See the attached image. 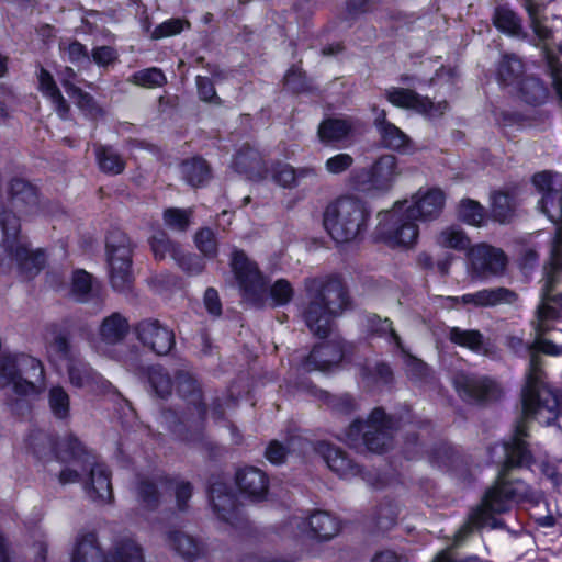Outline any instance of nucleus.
I'll list each match as a JSON object with an SVG mask.
<instances>
[{"label":"nucleus","instance_id":"nucleus-1","mask_svg":"<svg viewBox=\"0 0 562 562\" xmlns=\"http://www.w3.org/2000/svg\"><path fill=\"white\" fill-rule=\"evenodd\" d=\"M557 315V311L550 305L548 294H546L537 311L533 352H543L550 356L562 355V347L542 337L549 329V322L554 319ZM521 401L522 420L517 424L516 434L512 441L505 445L506 460L504 469L499 472L496 483L486 492L482 504L470 514L468 521L457 533V541L463 539L473 529L492 524L495 514L508 510L513 504L535 499L531 488L525 482L512 479L508 470L531 464L532 458L524 440L527 435L526 424L536 419L541 425H549L562 414V395L546 385L540 360L536 353H532L531 357Z\"/></svg>","mask_w":562,"mask_h":562},{"label":"nucleus","instance_id":"nucleus-2","mask_svg":"<svg viewBox=\"0 0 562 562\" xmlns=\"http://www.w3.org/2000/svg\"><path fill=\"white\" fill-rule=\"evenodd\" d=\"M446 193L438 187L424 186L408 198L396 201L379 214L376 236L393 248L411 249L419 237V222H431L440 216L446 205Z\"/></svg>","mask_w":562,"mask_h":562},{"label":"nucleus","instance_id":"nucleus-3","mask_svg":"<svg viewBox=\"0 0 562 562\" xmlns=\"http://www.w3.org/2000/svg\"><path fill=\"white\" fill-rule=\"evenodd\" d=\"M532 183L541 195L538 202L539 209L558 225L550 262L546 268L544 288L549 290L555 282V273L562 271V176L541 171L532 177Z\"/></svg>","mask_w":562,"mask_h":562},{"label":"nucleus","instance_id":"nucleus-4","mask_svg":"<svg viewBox=\"0 0 562 562\" xmlns=\"http://www.w3.org/2000/svg\"><path fill=\"white\" fill-rule=\"evenodd\" d=\"M45 259L42 249L31 247L15 213L9 210L0 212V263H16L31 274L44 266Z\"/></svg>","mask_w":562,"mask_h":562},{"label":"nucleus","instance_id":"nucleus-5","mask_svg":"<svg viewBox=\"0 0 562 562\" xmlns=\"http://www.w3.org/2000/svg\"><path fill=\"white\" fill-rule=\"evenodd\" d=\"M46 386L41 360L29 355L7 356L0 360V387H10L21 396L36 397Z\"/></svg>","mask_w":562,"mask_h":562},{"label":"nucleus","instance_id":"nucleus-6","mask_svg":"<svg viewBox=\"0 0 562 562\" xmlns=\"http://www.w3.org/2000/svg\"><path fill=\"white\" fill-rule=\"evenodd\" d=\"M367 218V211L359 200L341 196L326 206L323 223L334 240L350 243L364 232Z\"/></svg>","mask_w":562,"mask_h":562},{"label":"nucleus","instance_id":"nucleus-7","mask_svg":"<svg viewBox=\"0 0 562 562\" xmlns=\"http://www.w3.org/2000/svg\"><path fill=\"white\" fill-rule=\"evenodd\" d=\"M347 304L342 284L330 279L318 288V293L306 312V324L318 336H326L331 326V318L340 313Z\"/></svg>","mask_w":562,"mask_h":562},{"label":"nucleus","instance_id":"nucleus-8","mask_svg":"<svg viewBox=\"0 0 562 562\" xmlns=\"http://www.w3.org/2000/svg\"><path fill=\"white\" fill-rule=\"evenodd\" d=\"M46 356L49 363L61 372L68 371L70 382L75 386L88 385L91 375L88 369L76 360L75 352L66 336L57 329H50L45 334Z\"/></svg>","mask_w":562,"mask_h":562},{"label":"nucleus","instance_id":"nucleus-9","mask_svg":"<svg viewBox=\"0 0 562 562\" xmlns=\"http://www.w3.org/2000/svg\"><path fill=\"white\" fill-rule=\"evenodd\" d=\"M392 440V424L381 409H374L366 424L355 423L350 426L346 441L358 448L363 445L374 452H382Z\"/></svg>","mask_w":562,"mask_h":562},{"label":"nucleus","instance_id":"nucleus-10","mask_svg":"<svg viewBox=\"0 0 562 562\" xmlns=\"http://www.w3.org/2000/svg\"><path fill=\"white\" fill-rule=\"evenodd\" d=\"M108 258L111 269V282L114 289L124 291L132 279L131 246L124 235L112 237L108 243Z\"/></svg>","mask_w":562,"mask_h":562},{"label":"nucleus","instance_id":"nucleus-11","mask_svg":"<svg viewBox=\"0 0 562 562\" xmlns=\"http://www.w3.org/2000/svg\"><path fill=\"white\" fill-rule=\"evenodd\" d=\"M232 269L246 299L260 303L265 293V280L257 266L244 252L235 251Z\"/></svg>","mask_w":562,"mask_h":562},{"label":"nucleus","instance_id":"nucleus-12","mask_svg":"<svg viewBox=\"0 0 562 562\" xmlns=\"http://www.w3.org/2000/svg\"><path fill=\"white\" fill-rule=\"evenodd\" d=\"M12 207L26 218L47 215V205L40 196L37 189L23 179L10 182Z\"/></svg>","mask_w":562,"mask_h":562},{"label":"nucleus","instance_id":"nucleus-13","mask_svg":"<svg viewBox=\"0 0 562 562\" xmlns=\"http://www.w3.org/2000/svg\"><path fill=\"white\" fill-rule=\"evenodd\" d=\"M387 100L395 106L412 109L430 119L441 116L448 109L446 101L432 102L419 97L415 92L402 88H392L386 91Z\"/></svg>","mask_w":562,"mask_h":562},{"label":"nucleus","instance_id":"nucleus-14","mask_svg":"<svg viewBox=\"0 0 562 562\" xmlns=\"http://www.w3.org/2000/svg\"><path fill=\"white\" fill-rule=\"evenodd\" d=\"M469 259L473 272L481 278L501 274L507 263L501 249L484 244L471 248Z\"/></svg>","mask_w":562,"mask_h":562},{"label":"nucleus","instance_id":"nucleus-15","mask_svg":"<svg viewBox=\"0 0 562 562\" xmlns=\"http://www.w3.org/2000/svg\"><path fill=\"white\" fill-rule=\"evenodd\" d=\"M401 175L397 158L386 154L372 165L369 178L362 183L363 190H389Z\"/></svg>","mask_w":562,"mask_h":562},{"label":"nucleus","instance_id":"nucleus-16","mask_svg":"<svg viewBox=\"0 0 562 562\" xmlns=\"http://www.w3.org/2000/svg\"><path fill=\"white\" fill-rule=\"evenodd\" d=\"M139 340L158 355L168 353L175 345L172 330L157 321H144L137 327Z\"/></svg>","mask_w":562,"mask_h":562},{"label":"nucleus","instance_id":"nucleus-17","mask_svg":"<svg viewBox=\"0 0 562 562\" xmlns=\"http://www.w3.org/2000/svg\"><path fill=\"white\" fill-rule=\"evenodd\" d=\"M454 305H472L475 307H490L499 304H510L516 300V294L505 288L483 289L475 293H468L462 296L447 299Z\"/></svg>","mask_w":562,"mask_h":562},{"label":"nucleus","instance_id":"nucleus-18","mask_svg":"<svg viewBox=\"0 0 562 562\" xmlns=\"http://www.w3.org/2000/svg\"><path fill=\"white\" fill-rule=\"evenodd\" d=\"M454 384L460 395L475 400H494L501 394L498 384L491 379L474 380L469 376H460Z\"/></svg>","mask_w":562,"mask_h":562},{"label":"nucleus","instance_id":"nucleus-19","mask_svg":"<svg viewBox=\"0 0 562 562\" xmlns=\"http://www.w3.org/2000/svg\"><path fill=\"white\" fill-rule=\"evenodd\" d=\"M374 121L378 126L381 140L386 148L403 154L409 151V137L397 126L385 121V113L383 110L376 113Z\"/></svg>","mask_w":562,"mask_h":562},{"label":"nucleus","instance_id":"nucleus-20","mask_svg":"<svg viewBox=\"0 0 562 562\" xmlns=\"http://www.w3.org/2000/svg\"><path fill=\"white\" fill-rule=\"evenodd\" d=\"M318 452L322 454L328 468L344 479H350L360 473L359 468L353 464L345 453L327 442L318 446Z\"/></svg>","mask_w":562,"mask_h":562},{"label":"nucleus","instance_id":"nucleus-21","mask_svg":"<svg viewBox=\"0 0 562 562\" xmlns=\"http://www.w3.org/2000/svg\"><path fill=\"white\" fill-rule=\"evenodd\" d=\"M83 486L91 498L101 502H108L112 496L110 476L106 469L101 464H95L90 469L88 476L83 481Z\"/></svg>","mask_w":562,"mask_h":562},{"label":"nucleus","instance_id":"nucleus-22","mask_svg":"<svg viewBox=\"0 0 562 562\" xmlns=\"http://www.w3.org/2000/svg\"><path fill=\"white\" fill-rule=\"evenodd\" d=\"M237 483L243 493L255 499H261L268 491V481L263 472L246 468L237 473Z\"/></svg>","mask_w":562,"mask_h":562},{"label":"nucleus","instance_id":"nucleus-23","mask_svg":"<svg viewBox=\"0 0 562 562\" xmlns=\"http://www.w3.org/2000/svg\"><path fill=\"white\" fill-rule=\"evenodd\" d=\"M342 358L340 348L333 342L316 346L305 362L306 370H327Z\"/></svg>","mask_w":562,"mask_h":562},{"label":"nucleus","instance_id":"nucleus-24","mask_svg":"<svg viewBox=\"0 0 562 562\" xmlns=\"http://www.w3.org/2000/svg\"><path fill=\"white\" fill-rule=\"evenodd\" d=\"M37 89L46 98L56 112L61 116L68 113V105L63 98L53 76L44 68H40L36 72Z\"/></svg>","mask_w":562,"mask_h":562},{"label":"nucleus","instance_id":"nucleus-25","mask_svg":"<svg viewBox=\"0 0 562 562\" xmlns=\"http://www.w3.org/2000/svg\"><path fill=\"white\" fill-rule=\"evenodd\" d=\"M313 537L329 540L340 530L339 521L326 512H316L306 521Z\"/></svg>","mask_w":562,"mask_h":562},{"label":"nucleus","instance_id":"nucleus-26","mask_svg":"<svg viewBox=\"0 0 562 562\" xmlns=\"http://www.w3.org/2000/svg\"><path fill=\"white\" fill-rule=\"evenodd\" d=\"M355 125L347 119H328L318 128V136L322 142L340 140L346 137Z\"/></svg>","mask_w":562,"mask_h":562},{"label":"nucleus","instance_id":"nucleus-27","mask_svg":"<svg viewBox=\"0 0 562 562\" xmlns=\"http://www.w3.org/2000/svg\"><path fill=\"white\" fill-rule=\"evenodd\" d=\"M127 333V323L119 314L106 317L100 327V337L104 342L114 344L120 341Z\"/></svg>","mask_w":562,"mask_h":562},{"label":"nucleus","instance_id":"nucleus-28","mask_svg":"<svg viewBox=\"0 0 562 562\" xmlns=\"http://www.w3.org/2000/svg\"><path fill=\"white\" fill-rule=\"evenodd\" d=\"M518 202L516 192H496L492 198V212L499 222H506Z\"/></svg>","mask_w":562,"mask_h":562},{"label":"nucleus","instance_id":"nucleus-29","mask_svg":"<svg viewBox=\"0 0 562 562\" xmlns=\"http://www.w3.org/2000/svg\"><path fill=\"white\" fill-rule=\"evenodd\" d=\"M233 164L236 171L245 173L249 178H255L261 161L259 154L255 149L245 147L237 153Z\"/></svg>","mask_w":562,"mask_h":562},{"label":"nucleus","instance_id":"nucleus-30","mask_svg":"<svg viewBox=\"0 0 562 562\" xmlns=\"http://www.w3.org/2000/svg\"><path fill=\"white\" fill-rule=\"evenodd\" d=\"M48 406L56 418H68L70 415V398L68 393L61 386H53L48 392Z\"/></svg>","mask_w":562,"mask_h":562},{"label":"nucleus","instance_id":"nucleus-31","mask_svg":"<svg viewBox=\"0 0 562 562\" xmlns=\"http://www.w3.org/2000/svg\"><path fill=\"white\" fill-rule=\"evenodd\" d=\"M437 243L443 248L459 250L467 249L470 245V240L464 233L454 226H449L442 229L437 237Z\"/></svg>","mask_w":562,"mask_h":562},{"label":"nucleus","instance_id":"nucleus-32","mask_svg":"<svg viewBox=\"0 0 562 562\" xmlns=\"http://www.w3.org/2000/svg\"><path fill=\"white\" fill-rule=\"evenodd\" d=\"M182 173L189 183L200 186L209 178V167L205 160L194 158L183 164Z\"/></svg>","mask_w":562,"mask_h":562},{"label":"nucleus","instance_id":"nucleus-33","mask_svg":"<svg viewBox=\"0 0 562 562\" xmlns=\"http://www.w3.org/2000/svg\"><path fill=\"white\" fill-rule=\"evenodd\" d=\"M459 216L473 226H480L484 221L482 206L473 200H463L459 206Z\"/></svg>","mask_w":562,"mask_h":562},{"label":"nucleus","instance_id":"nucleus-34","mask_svg":"<svg viewBox=\"0 0 562 562\" xmlns=\"http://www.w3.org/2000/svg\"><path fill=\"white\" fill-rule=\"evenodd\" d=\"M75 76V72L71 68H66L65 71L61 74V82L64 87L67 90V93L70 95L71 99L76 102V104L80 109H88L91 104V98L82 92L80 89L76 88L71 82L70 79H72Z\"/></svg>","mask_w":562,"mask_h":562},{"label":"nucleus","instance_id":"nucleus-35","mask_svg":"<svg viewBox=\"0 0 562 562\" xmlns=\"http://www.w3.org/2000/svg\"><path fill=\"white\" fill-rule=\"evenodd\" d=\"M100 168L109 173H120L124 168V162L120 156L111 148H101L97 153Z\"/></svg>","mask_w":562,"mask_h":562},{"label":"nucleus","instance_id":"nucleus-36","mask_svg":"<svg viewBox=\"0 0 562 562\" xmlns=\"http://www.w3.org/2000/svg\"><path fill=\"white\" fill-rule=\"evenodd\" d=\"M522 72L521 61L514 57H505L498 68V77L502 82L510 85L517 79Z\"/></svg>","mask_w":562,"mask_h":562},{"label":"nucleus","instance_id":"nucleus-37","mask_svg":"<svg viewBox=\"0 0 562 562\" xmlns=\"http://www.w3.org/2000/svg\"><path fill=\"white\" fill-rule=\"evenodd\" d=\"M132 82L145 88H155L161 87L166 82V77L159 69L149 68L134 74Z\"/></svg>","mask_w":562,"mask_h":562},{"label":"nucleus","instance_id":"nucleus-38","mask_svg":"<svg viewBox=\"0 0 562 562\" xmlns=\"http://www.w3.org/2000/svg\"><path fill=\"white\" fill-rule=\"evenodd\" d=\"M189 24L181 19H170L154 29L149 34L153 40H160L181 33Z\"/></svg>","mask_w":562,"mask_h":562},{"label":"nucleus","instance_id":"nucleus-39","mask_svg":"<svg viewBox=\"0 0 562 562\" xmlns=\"http://www.w3.org/2000/svg\"><path fill=\"white\" fill-rule=\"evenodd\" d=\"M494 23L498 30L510 35L516 34L519 30V22L515 13L505 8L496 11Z\"/></svg>","mask_w":562,"mask_h":562},{"label":"nucleus","instance_id":"nucleus-40","mask_svg":"<svg viewBox=\"0 0 562 562\" xmlns=\"http://www.w3.org/2000/svg\"><path fill=\"white\" fill-rule=\"evenodd\" d=\"M450 338L453 342L471 350H479L482 344V337L475 330H461L459 328H453L450 331Z\"/></svg>","mask_w":562,"mask_h":562},{"label":"nucleus","instance_id":"nucleus-41","mask_svg":"<svg viewBox=\"0 0 562 562\" xmlns=\"http://www.w3.org/2000/svg\"><path fill=\"white\" fill-rule=\"evenodd\" d=\"M92 278L88 272L83 270L74 272L71 291L78 300H86L88 293L92 290Z\"/></svg>","mask_w":562,"mask_h":562},{"label":"nucleus","instance_id":"nucleus-42","mask_svg":"<svg viewBox=\"0 0 562 562\" xmlns=\"http://www.w3.org/2000/svg\"><path fill=\"white\" fill-rule=\"evenodd\" d=\"M190 215L188 210L168 209L164 212V221L167 226L182 231L189 225Z\"/></svg>","mask_w":562,"mask_h":562},{"label":"nucleus","instance_id":"nucleus-43","mask_svg":"<svg viewBox=\"0 0 562 562\" xmlns=\"http://www.w3.org/2000/svg\"><path fill=\"white\" fill-rule=\"evenodd\" d=\"M293 296V289L289 281L277 280L270 289V297L274 305L286 304Z\"/></svg>","mask_w":562,"mask_h":562},{"label":"nucleus","instance_id":"nucleus-44","mask_svg":"<svg viewBox=\"0 0 562 562\" xmlns=\"http://www.w3.org/2000/svg\"><path fill=\"white\" fill-rule=\"evenodd\" d=\"M149 381L156 393L160 396H165L171 391V381L168 374L160 368H155L150 375Z\"/></svg>","mask_w":562,"mask_h":562},{"label":"nucleus","instance_id":"nucleus-45","mask_svg":"<svg viewBox=\"0 0 562 562\" xmlns=\"http://www.w3.org/2000/svg\"><path fill=\"white\" fill-rule=\"evenodd\" d=\"M353 158L349 154H337L328 158L325 162V169L331 175H338L351 167Z\"/></svg>","mask_w":562,"mask_h":562},{"label":"nucleus","instance_id":"nucleus-46","mask_svg":"<svg viewBox=\"0 0 562 562\" xmlns=\"http://www.w3.org/2000/svg\"><path fill=\"white\" fill-rule=\"evenodd\" d=\"M151 248L156 258L164 259L168 255L176 258V249L170 245L164 233H159L151 238Z\"/></svg>","mask_w":562,"mask_h":562},{"label":"nucleus","instance_id":"nucleus-47","mask_svg":"<svg viewBox=\"0 0 562 562\" xmlns=\"http://www.w3.org/2000/svg\"><path fill=\"white\" fill-rule=\"evenodd\" d=\"M198 248L206 256H212L216 251V240L211 229H201L195 236Z\"/></svg>","mask_w":562,"mask_h":562},{"label":"nucleus","instance_id":"nucleus-48","mask_svg":"<svg viewBox=\"0 0 562 562\" xmlns=\"http://www.w3.org/2000/svg\"><path fill=\"white\" fill-rule=\"evenodd\" d=\"M272 179L281 187H291L295 183V171L289 165H278L272 171Z\"/></svg>","mask_w":562,"mask_h":562},{"label":"nucleus","instance_id":"nucleus-49","mask_svg":"<svg viewBox=\"0 0 562 562\" xmlns=\"http://www.w3.org/2000/svg\"><path fill=\"white\" fill-rule=\"evenodd\" d=\"M289 453V448L284 447L278 441H272L266 450L267 459L274 464H279L285 460Z\"/></svg>","mask_w":562,"mask_h":562},{"label":"nucleus","instance_id":"nucleus-50","mask_svg":"<svg viewBox=\"0 0 562 562\" xmlns=\"http://www.w3.org/2000/svg\"><path fill=\"white\" fill-rule=\"evenodd\" d=\"M93 60L100 66H108L116 59V52L108 46L98 47L92 54Z\"/></svg>","mask_w":562,"mask_h":562},{"label":"nucleus","instance_id":"nucleus-51","mask_svg":"<svg viewBox=\"0 0 562 562\" xmlns=\"http://www.w3.org/2000/svg\"><path fill=\"white\" fill-rule=\"evenodd\" d=\"M407 557L394 550L385 549L376 552L371 562H407Z\"/></svg>","mask_w":562,"mask_h":562},{"label":"nucleus","instance_id":"nucleus-52","mask_svg":"<svg viewBox=\"0 0 562 562\" xmlns=\"http://www.w3.org/2000/svg\"><path fill=\"white\" fill-rule=\"evenodd\" d=\"M196 85L199 95L203 101L211 102L217 98L213 83L207 78L198 77Z\"/></svg>","mask_w":562,"mask_h":562},{"label":"nucleus","instance_id":"nucleus-53","mask_svg":"<svg viewBox=\"0 0 562 562\" xmlns=\"http://www.w3.org/2000/svg\"><path fill=\"white\" fill-rule=\"evenodd\" d=\"M548 64L551 70L553 85L562 99V63L552 57H548Z\"/></svg>","mask_w":562,"mask_h":562},{"label":"nucleus","instance_id":"nucleus-54","mask_svg":"<svg viewBox=\"0 0 562 562\" xmlns=\"http://www.w3.org/2000/svg\"><path fill=\"white\" fill-rule=\"evenodd\" d=\"M204 304L207 311L213 315H218L221 312V304L217 292L213 289H209L204 294Z\"/></svg>","mask_w":562,"mask_h":562},{"label":"nucleus","instance_id":"nucleus-55","mask_svg":"<svg viewBox=\"0 0 562 562\" xmlns=\"http://www.w3.org/2000/svg\"><path fill=\"white\" fill-rule=\"evenodd\" d=\"M117 562H143L139 548L134 544L127 546L119 553Z\"/></svg>","mask_w":562,"mask_h":562},{"label":"nucleus","instance_id":"nucleus-56","mask_svg":"<svg viewBox=\"0 0 562 562\" xmlns=\"http://www.w3.org/2000/svg\"><path fill=\"white\" fill-rule=\"evenodd\" d=\"M222 490H223V486L218 485V486H213L212 491H211V498H212L214 507L217 510L224 509L226 503L227 504L233 503L232 497L229 495L222 496Z\"/></svg>","mask_w":562,"mask_h":562},{"label":"nucleus","instance_id":"nucleus-57","mask_svg":"<svg viewBox=\"0 0 562 562\" xmlns=\"http://www.w3.org/2000/svg\"><path fill=\"white\" fill-rule=\"evenodd\" d=\"M66 53L71 61H78L87 56L85 47L80 43H71Z\"/></svg>","mask_w":562,"mask_h":562},{"label":"nucleus","instance_id":"nucleus-58","mask_svg":"<svg viewBox=\"0 0 562 562\" xmlns=\"http://www.w3.org/2000/svg\"><path fill=\"white\" fill-rule=\"evenodd\" d=\"M78 468H79V464L78 463H74L71 467L65 469L60 473V481L63 483H74V482H77L78 479H79Z\"/></svg>","mask_w":562,"mask_h":562},{"label":"nucleus","instance_id":"nucleus-59","mask_svg":"<svg viewBox=\"0 0 562 562\" xmlns=\"http://www.w3.org/2000/svg\"><path fill=\"white\" fill-rule=\"evenodd\" d=\"M454 77V71L451 68H445L437 70L436 77L432 79L436 83H450Z\"/></svg>","mask_w":562,"mask_h":562},{"label":"nucleus","instance_id":"nucleus-60","mask_svg":"<svg viewBox=\"0 0 562 562\" xmlns=\"http://www.w3.org/2000/svg\"><path fill=\"white\" fill-rule=\"evenodd\" d=\"M192 540L187 536H179L177 538V550L181 552L183 555L192 554L191 547Z\"/></svg>","mask_w":562,"mask_h":562},{"label":"nucleus","instance_id":"nucleus-61","mask_svg":"<svg viewBox=\"0 0 562 562\" xmlns=\"http://www.w3.org/2000/svg\"><path fill=\"white\" fill-rule=\"evenodd\" d=\"M408 370L416 376H422L426 373V364L418 359L411 358L408 363Z\"/></svg>","mask_w":562,"mask_h":562},{"label":"nucleus","instance_id":"nucleus-62","mask_svg":"<svg viewBox=\"0 0 562 562\" xmlns=\"http://www.w3.org/2000/svg\"><path fill=\"white\" fill-rule=\"evenodd\" d=\"M177 499L179 504L184 503L191 496V486L188 483H181L177 487Z\"/></svg>","mask_w":562,"mask_h":562},{"label":"nucleus","instance_id":"nucleus-63","mask_svg":"<svg viewBox=\"0 0 562 562\" xmlns=\"http://www.w3.org/2000/svg\"><path fill=\"white\" fill-rule=\"evenodd\" d=\"M541 471L549 477L552 480L553 484L560 488H562V480L560 479V476L558 475V473L555 472V468L553 469H550L547 464L542 463L541 464Z\"/></svg>","mask_w":562,"mask_h":562},{"label":"nucleus","instance_id":"nucleus-64","mask_svg":"<svg viewBox=\"0 0 562 562\" xmlns=\"http://www.w3.org/2000/svg\"><path fill=\"white\" fill-rule=\"evenodd\" d=\"M528 11H529V14L530 16L532 18V23H533V27H535V31L538 33V35L540 37H547L548 36V30L546 27H542L539 25L537 19H536V13L532 9L531 5H528Z\"/></svg>","mask_w":562,"mask_h":562}]
</instances>
